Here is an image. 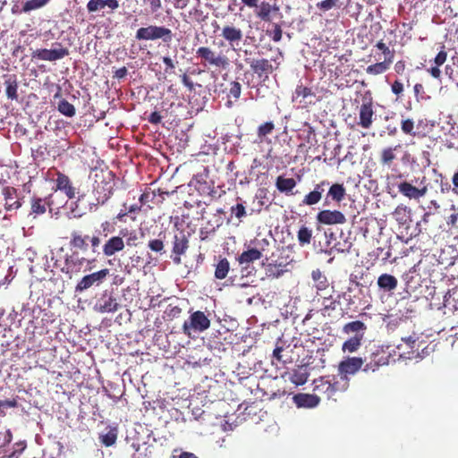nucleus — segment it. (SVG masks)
I'll list each match as a JSON object with an SVG mask.
<instances>
[{
  "label": "nucleus",
  "instance_id": "nucleus-50",
  "mask_svg": "<svg viewBox=\"0 0 458 458\" xmlns=\"http://www.w3.org/2000/svg\"><path fill=\"white\" fill-rule=\"evenodd\" d=\"M131 446L135 449V453L131 455V458H150L151 451L148 446H144L143 450L138 444H132Z\"/></svg>",
  "mask_w": 458,
  "mask_h": 458
},
{
  "label": "nucleus",
  "instance_id": "nucleus-33",
  "mask_svg": "<svg viewBox=\"0 0 458 458\" xmlns=\"http://www.w3.org/2000/svg\"><path fill=\"white\" fill-rule=\"evenodd\" d=\"M346 190L344 187L343 184L340 183H334L330 186L325 203H328V199H331L334 201H336L337 203H340L345 197Z\"/></svg>",
  "mask_w": 458,
  "mask_h": 458
},
{
  "label": "nucleus",
  "instance_id": "nucleus-20",
  "mask_svg": "<svg viewBox=\"0 0 458 458\" xmlns=\"http://www.w3.org/2000/svg\"><path fill=\"white\" fill-rule=\"evenodd\" d=\"M125 247L124 241L121 236H112L106 241L102 246V252L105 257H112L115 253L122 251Z\"/></svg>",
  "mask_w": 458,
  "mask_h": 458
},
{
  "label": "nucleus",
  "instance_id": "nucleus-34",
  "mask_svg": "<svg viewBox=\"0 0 458 458\" xmlns=\"http://www.w3.org/2000/svg\"><path fill=\"white\" fill-rule=\"evenodd\" d=\"M309 373L307 369L300 366L293 369L289 376V380L295 386H302L308 381Z\"/></svg>",
  "mask_w": 458,
  "mask_h": 458
},
{
  "label": "nucleus",
  "instance_id": "nucleus-48",
  "mask_svg": "<svg viewBox=\"0 0 458 458\" xmlns=\"http://www.w3.org/2000/svg\"><path fill=\"white\" fill-rule=\"evenodd\" d=\"M241 93H242L241 83L236 81H231L229 83V91H228L227 97L229 98H233L234 99V101H237L241 97Z\"/></svg>",
  "mask_w": 458,
  "mask_h": 458
},
{
  "label": "nucleus",
  "instance_id": "nucleus-3",
  "mask_svg": "<svg viewBox=\"0 0 458 458\" xmlns=\"http://www.w3.org/2000/svg\"><path fill=\"white\" fill-rule=\"evenodd\" d=\"M174 35L172 30L165 26L149 24L138 29L135 38L139 41H156L160 39L164 44L169 46Z\"/></svg>",
  "mask_w": 458,
  "mask_h": 458
},
{
  "label": "nucleus",
  "instance_id": "nucleus-24",
  "mask_svg": "<svg viewBox=\"0 0 458 458\" xmlns=\"http://www.w3.org/2000/svg\"><path fill=\"white\" fill-rule=\"evenodd\" d=\"M293 402L299 408H314L319 402L320 398L317 394H296L293 397Z\"/></svg>",
  "mask_w": 458,
  "mask_h": 458
},
{
  "label": "nucleus",
  "instance_id": "nucleus-21",
  "mask_svg": "<svg viewBox=\"0 0 458 458\" xmlns=\"http://www.w3.org/2000/svg\"><path fill=\"white\" fill-rule=\"evenodd\" d=\"M328 185L329 182L327 180H323L320 182L317 183L314 187V190L304 196L302 199V204L306 206H313L318 204L322 199V194L325 191V187Z\"/></svg>",
  "mask_w": 458,
  "mask_h": 458
},
{
  "label": "nucleus",
  "instance_id": "nucleus-14",
  "mask_svg": "<svg viewBox=\"0 0 458 458\" xmlns=\"http://www.w3.org/2000/svg\"><path fill=\"white\" fill-rule=\"evenodd\" d=\"M390 355L383 349H377L370 355V360L363 368L365 372H375L379 367L387 365L389 363Z\"/></svg>",
  "mask_w": 458,
  "mask_h": 458
},
{
  "label": "nucleus",
  "instance_id": "nucleus-4",
  "mask_svg": "<svg viewBox=\"0 0 458 458\" xmlns=\"http://www.w3.org/2000/svg\"><path fill=\"white\" fill-rule=\"evenodd\" d=\"M196 57L200 60L204 67L208 68L225 70L230 65V60L225 55L217 53L209 47H199L196 50Z\"/></svg>",
  "mask_w": 458,
  "mask_h": 458
},
{
  "label": "nucleus",
  "instance_id": "nucleus-51",
  "mask_svg": "<svg viewBox=\"0 0 458 458\" xmlns=\"http://www.w3.org/2000/svg\"><path fill=\"white\" fill-rule=\"evenodd\" d=\"M339 0H323L316 4L317 8L322 12H327L333 8L339 7Z\"/></svg>",
  "mask_w": 458,
  "mask_h": 458
},
{
  "label": "nucleus",
  "instance_id": "nucleus-25",
  "mask_svg": "<svg viewBox=\"0 0 458 458\" xmlns=\"http://www.w3.org/2000/svg\"><path fill=\"white\" fill-rule=\"evenodd\" d=\"M4 85L5 88V95L8 99L13 101L18 100V79L16 74H6L4 76Z\"/></svg>",
  "mask_w": 458,
  "mask_h": 458
},
{
  "label": "nucleus",
  "instance_id": "nucleus-32",
  "mask_svg": "<svg viewBox=\"0 0 458 458\" xmlns=\"http://www.w3.org/2000/svg\"><path fill=\"white\" fill-rule=\"evenodd\" d=\"M296 181L293 178H285L279 175L276 180V187L278 191L286 195L293 194V190L296 187Z\"/></svg>",
  "mask_w": 458,
  "mask_h": 458
},
{
  "label": "nucleus",
  "instance_id": "nucleus-64",
  "mask_svg": "<svg viewBox=\"0 0 458 458\" xmlns=\"http://www.w3.org/2000/svg\"><path fill=\"white\" fill-rule=\"evenodd\" d=\"M181 81L182 82V84L190 90V91H192L194 89V84L192 82V81L190 79V77L186 74V73H183L182 76H181Z\"/></svg>",
  "mask_w": 458,
  "mask_h": 458
},
{
  "label": "nucleus",
  "instance_id": "nucleus-47",
  "mask_svg": "<svg viewBox=\"0 0 458 458\" xmlns=\"http://www.w3.org/2000/svg\"><path fill=\"white\" fill-rule=\"evenodd\" d=\"M231 216H234L239 220V222L242 221V218L247 216L246 208L242 203H237L234 206H232L230 208Z\"/></svg>",
  "mask_w": 458,
  "mask_h": 458
},
{
  "label": "nucleus",
  "instance_id": "nucleus-36",
  "mask_svg": "<svg viewBox=\"0 0 458 458\" xmlns=\"http://www.w3.org/2000/svg\"><path fill=\"white\" fill-rule=\"evenodd\" d=\"M393 64L392 60H385L382 62H377L373 64L369 65L366 68V72L369 75L377 76L385 73L389 70L391 64Z\"/></svg>",
  "mask_w": 458,
  "mask_h": 458
},
{
  "label": "nucleus",
  "instance_id": "nucleus-13",
  "mask_svg": "<svg viewBox=\"0 0 458 458\" xmlns=\"http://www.w3.org/2000/svg\"><path fill=\"white\" fill-rule=\"evenodd\" d=\"M316 219L318 224L325 225H343L346 222V217L341 211L330 209L319 211Z\"/></svg>",
  "mask_w": 458,
  "mask_h": 458
},
{
  "label": "nucleus",
  "instance_id": "nucleus-35",
  "mask_svg": "<svg viewBox=\"0 0 458 458\" xmlns=\"http://www.w3.org/2000/svg\"><path fill=\"white\" fill-rule=\"evenodd\" d=\"M398 281L397 279L389 274H382L377 278V285L380 289L384 291L391 292L397 287Z\"/></svg>",
  "mask_w": 458,
  "mask_h": 458
},
{
  "label": "nucleus",
  "instance_id": "nucleus-12",
  "mask_svg": "<svg viewBox=\"0 0 458 458\" xmlns=\"http://www.w3.org/2000/svg\"><path fill=\"white\" fill-rule=\"evenodd\" d=\"M220 37L234 48L243 39L242 30L233 23H225L221 28Z\"/></svg>",
  "mask_w": 458,
  "mask_h": 458
},
{
  "label": "nucleus",
  "instance_id": "nucleus-52",
  "mask_svg": "<svg viewBox=\"0 0 458 458\" xmlns=\"http://www.w3.org/2000/svg\"><path fill=\"white\" fill-rule=\"evenodd\" d=\"M143 4L146 6L148 13H155L162 8L161 0H143Z\"/></svg>",
  "mask_w": 458,
  "mask_h": 458
},
{
  "label": "nucleus",
  "instance_id": "nucleus-6",
  "mask_svg": "<svg viewBox=\"0 0 458 458\" xmlns=\"http://www.w3.org/2000/svg\"><path fill=\"white\" fill-rule=\"evenodd\" d=\"M209 327L210 319L203 311L197 310L190 315L188 320L184 321L182 325V332L184 335L190 336L191 332L200 333L206 331Z\"/></svg>",
  "mask_w": 458,
  "mask_h": 458
},
{
  "label": "nucleus",
  "instance_id": "nucleus-16",
  "mask_svg": "<svg viewBox=\"0 0 458 458\" xmlns=\"http://www.w3.org/2000/svg\"><path fill=\"white\" fill-rule=\"evenodd\" d=\"M189 248V240L187 236L181 233L180 234H175L173 242V253L174 257H173L174 263L179 265L182 263L181 256L184 255L186 250Z\"/></svg>",
  "mask_w": 458,
  "mask_h": 458
},
{
  "label": "nucleus",
  "instance_id": "nucleus-63",
  "mask_svg": "<svg viewBox=\"0 0 458 458\" xmlns=\"http://www.w3.org/2000/svg\"><path fill=\"white\" fill-rule=\"evenodd\" d=\"M0 440L3 441V445H9L13 440V433L10 429H6L4 432H0Z\"/></svg>",
  "mask_w": 458,
  "mask_h": 458
},
{
  "label": "nucleus",
  "instance_id": "nucleus-38",
  "mask_svg": "<svg viewBox=\"0 0 458 458\" xmlns=\"http://www.w3.org/2000/svg\"><path fill=\"white\" fill-rule=\"evenodd\" d=\"M230 270V263L226 258H219L215 265V277L216 279H225Z\"/></svg>",
  "mask_w": 458,
  "mask_h": 458
},
{
  "label": "nucleus",
  "instance_id": "nucleus-57",
  "mask_svg": "<svg viewBox=\"0 0 458 458\" xmlns=\"http://www.w3.org/2000/svg\"><path fill=\"white\" fill-rule=\"evenodd\" d=\"M338 301L332 299V296L329 297H323V310L327 311L329 310H335L337 307Z\"/></svg>",
  "mask_w": 458,
  "mask_h": 458
},
{
  "label": "nucleus",
  "instance_id": "nucleus-11",
  "mask_svg": "<svg viewBox=\"0 0 458 458\" xmlns=\"http://www.w3.org/2000/svg\"><path fill=\"white\" fill-rule=\"evenodd\" d=\"M364 360L360 357H347L338 364V374L341 379H349L350 375L356 374L363 366Z\"/></svg>",
  "mask_w": 458,
  "mask_h": 458
},
{
  "label": "nucleus",
  "instance_id": "nucleus-26",
  "mask_svg": "<svg viewBox=\"0 0 458 458\" xmlns=\"http://www.w3.org/2000/svg\"><path fill=\"white\" fill-rule=\"evenodd\" d=\"M401 148V145L384 148L379 155V163L383 167L391 168L397 159L395 151Z\"/></svg>",
  "mask_w": 458,
  "mask_h": 458
},
{
  "label": "nucleus",
  "instance_id": "nucleus-30",
  "mask_svg": "<svg viewBox=\"0 0 458 458\" xmlns=\"http://www.w3.org/2000/svg\"><path fill=\"white\" fill-rule=\"evenodd\" d=\"M258 10L256 15L263 21H271L272 12L276 13L279 11V7L270 4L268 2L263 1L258 4Z\"/></svg>",
  "mask_w": 458,
  "mask_h": 458
},
{
  "label": "nucleus",
  "instance_id": "nucleus-56",
  "mask_svg": "<svg viewBox=\"0 0 458 458\" xmlns=\"http://www.w3.org/2000/svg\"><path fill=\"white\" fill-rule=\"evenodd\" d=\"M267 34L275 42H279L282 39L283 31L281 26L277 23L273 25V30L271 31H267Z\"/></svg>",
  "mask_w": 458,
  "mask_h": 458
},
{
  "label": "nucleus",
  "instance_id": "nucleus-59",
  "mask_svg": "<svg viewBox=\"0 0 458 458\" xmlns=\"http://www.w3.org/2000/svg\"><path fill=\"white\" fill-rule=\"evenodd\" d=\"M404 90V87L403 82L400 80H395L391 84V91L394 95H395L398 98L403 95Z\"/></svg>",
  "mask_w": 458,
  "mask_h": 458
},
{
  "label": "nucleus",
  "instance_id": "nucleus-10",
  "mask_svg": "<svg viewBox=\"0 0 458 458\" xmlns=\"http://www.w3.org/2000/svg\"><path fill=\"white\" fill-rule=\"evenodd\" d=\"M53 49L41 48L32 52V59H38L43 61H56L62 59L69 55V50L64 47L60 43H56Z\"/></svg>",
  "mask_w": 458,
  "mask_h": 458
},
{
  "label": "nucleus",
  "instance_id": "nucleus-28",
  "mask_svg": "<svg viewBox=\"0 0 458 458\" xmlns=\"http://www.w3.org/2000/svg\"><path fill=\"white\" fill-rule=\"evenodd\" d=\"M106 6L114 11L119 7V3L117 0H89L87 4L89 13L98 12Z\"/></svg>",
  "mask_w": 458,
  "mask_h": 458
},
{
  "label": "nucleus",
  "instance_id": "nucleus-61",
  "mask_svg": "<svg viewBox=\"0 0 458 458\" xmlns=\"http://www.w3.org/2000/svg\"><path fill=\"white\" fill-rule=\"evenodd\" d=\"M18 406V401L16 398L12 400H0V415H4V412L2 411L3 407L15 408Z\"/></svg>",
  "mask_w": 458,
  "mask_h": 458
},
{
  "label": "nucleus",
  "instance_id": "nucleus-42",
  "mask_svg": "<svg viewBox=\"0 0 458 458\" xmlns=\"http://www.w3.org/2000/svg\"><path fill=\"white\" fill-rule=\"evenodd\" d=\"M297 239L301 246L310 244L312 239V230L305 225L301 226L297 233Z\"/></svg>",
  "mask_w": 458,
  "mask_h": 458
},
{
  "label": "nucleus",
  "instance_id": "nucleus-15",
  "mask_svg": "<svg viewBox=\"0 0 458 458\" xmlns=\"http://www.w3.org/2000/svg\"><path fill=\"white\" fill-rule=\"evenodd\" d=\"M398 191L410 199H420L428 192V187L423 186L418 188L407 181L401 182L397 184Z\"/></svg>",
  "mask_w": 458,
  "mask_h": 458
},
{
  "label": "nucleus",
  "instance_id": "nucleus-19",
  "mask_svg": "<svg viewBox=\"0 0 458 458\" xmlns=\"http://www.w3.org/2000/svg\"><path fill=\"white\" fill-rule=\"evenodd\" d=\"M89 236L87 234H82V233L79 231H72L71 233V238L69 241L70 249L72 251H77L80 254V251L86 252L89 250L88 240Z\"/></svg>",
  "mask_w": 458,
  "mask_h": 458
},
{
  "label": "nucleus",
  "instance_id": "nucleus-41",
  "mask_svg": "<svg viewBox=\"0 0 458 458\" xmlns=\"http://www.w3.org/2000/svg\"><path fill=\"white\" fill-rule=\"evenodd\" d=\"M328 380L330 381L332 390H334L335 396L337 393L344 392L347 389L349 386V379H341L339 381L335 376H327Z\"/></svg>",
  "mask_w": 458,
  "mask_h": 458
},
{
  "label": "nucleus",
  "instance_id": "nucleus-8",
  "mask_svg": "<svg viewBox=\"0 0 458 458\" xmlns=\"http://www.w3.org/2000/svg\"><path fill=\"white\" fill-rule=\"evenodd\" d=\"M292 100L293 102H297L303 108L314 106L320 101L312 90V88L307 87L302 83L296 86Z\"/></svg>",
  "mask_w": 458,
  "mask_h": 458
},
{
  "label": "nucleus",
  "instance_id": "nucleus-22",
  "mask_svg": "<svg viewBox=\"0 0 458 458\" xmlns=\"http://www.w3.org/2000/svg\"><path fill=\"white\" fill-rule=\"evenodd\" d=\"M373 105L371 102L362 103L360 106L358 124L364 129H369L372 125L374 116Z\"/></svg>",
  "mask_w": 458,
  "mask_h": 458
},
{
  "label": "nucleus",
  "instance_id": "nucleus-58",
  "mask_svg": "<svg viewBox=\"0 0 458 458\" xmlns=\"http://www.w3.org/2000/svg\"><path fill=\"white\" fill-rule=\"evenodd\" d=\"M148 246L154 252H161L164 250L165 244L161 239H153L148 242Z\"/></svg>",
  "mask_w": 458,
  "mask_h": 458
},
{
  "label": "nucleus",
  "instance_id": "nucleus-53",
  "mask_svg": "<svg viewBox=\"0 0 458 458\" xmlns=\"http://www.w3.org/2000/svg\"><path fill=\"white\" fill-rule=\"evenodd\" d=\"M274 129H275V124L273 122H266L259 126L258 136L259 138H263V137L272 133Z\"/></svg>",
  "mask_w": 458,
  "mask_h": 458
},
{
  "label": "nucleus",
  "instance_id": "nucleus-23",
  "mask_svg": "<svg viewBox=\"0 0 458 458\" xmlns=\"http://www.w3.org/2000/svg\"><path fill=\"white\" fill-rule=\"evenodd\" d=\"M313 390L317 394L324 395L327 399L336 400L334 394V390H332L330 381L328 380V377H321L313 381Z\"/></svg>",
  "mask_w": 458,
  "mask_h": 458
},
{
  "label": "nucleus",
  "instance_id": "nucleus-60",
  "mask_svg": "<svg viewBox=\"0 0 458 458\" xmlns=\"http://www.w3.org/2000/svg\"><path fill=\"white\" fill-rule=\"evenodd\" d=\"M447 58V53L445 51V47H442V50L438 52L434 59V63L437 66H441L445 64Z\"/></svg>",
  "mask_w": 458,
  "mask_h": 458
},
{
  "label": "nucleus",
  "instance_id": "nucleus-2",
  "mask_svg": "<svg viewBox=\"0 0 458 458\" xmlns=\"http://www.w3.org/2000/svg\"><path fill=\"white\" fill-rule=\"evenodd\" d=\"M94 262L95 259H89L80 256L77 251H72L70 254H65L64 265L60 270L69 279H72L82 272L90 270Z\"/></svg>",
  "mask_w": 458,
  "mask_h": 458
},
{
  "label": "nucleus",
  "instance_id": "nucleus-46",
  "mask_svg": "<svg viewBox=\"0 0 458 458\" xmlns=\"http://www.w3.org/2000/svg\"><path fill=\"white\" fill-rule=\"evenodd\" d=\"M50 0H27L23 5L21 12L30 13L33 10L39 9L49 3Z\"/></svg>",
  "mask_w": 458,
  "mask_h": 458
},
{
  "label": "nucleus",
  "instance_id": "nucleus-43",
  "mask_svg": "<svg viewBox=\"0 0 458 458\" xmlns=\"http://www.w3.org/2000/svg\"><path fill=\"white\" fill-rule=\"evenodd\" d=\"M401 130L404 134L415 137L416 131L414 120L412 118L404 117L402 115Z\"/></svg>",
  "mask_w": 458,
  "mask_h": 458
},
{
  "label": "nucleus",
  "instance_id": "nucleus-7",
  "mask_svg": "<svg viewBox=\"0 0 458 458\" xmlns=\"http://www.w3.org/2000/svg\"><path fill=\"white\" fill-rule=\"evenodd\" d=\"M109 275L108 268H103L98 271L85 275L75 285L76 293H83L92 286H99Z\"/></svg>",
  "mask_w": 458,
  "mask_h": 458
},
{
  "label": "nucleus",
  "instance_id": "nucleus-27",
  "mask_svg": "<svg viewBox=\"0 0 458 458\" xmlns=\"http://www.w3.org/2000/svg\"><path fill=\"white\" fill-rule=\"evenodd\" d=\"M3 194L5 200L6 210H16L21 206V202L16 199L17 191L13 187H4L3 189Z\"/></svg>",
  "mask_w": 458,
  "mask_h": 458
},
{
  "label": "nucleus",
  "instance_id": "nucleus-31",
  "mask_svg": "<svg viewBox=\"0 0 458 458\" xmlns=\"http://www.w3.org/2000/svg\"><path fill=\"white\" fill-rule=\"evenodd\" d=\"M311 278L313 280V286L317 290V294L321 295V292L328 289L329 282L327 276L320 271V269H315L311 272Z\"/></svg>",
  "mask_w": 458,
  "mask_h": 458
},
{
  "label": "nucleus",
  "instance_id": "nucleus-39",
  "mask_svg": "<svg viewBox=\"0 0 458 458\" xmlns=\"http://www.w3.org/2000/svg\"><path fill=\"white\" fill-rule=\"evenodd\" d=\"M117 427H109L108 431L106 433L99 435V440L103 445L109 447L115 444L117 440Z\"/></svg>",
  "mask_w": 458,
  "mask_h": 458
},
{
  "label": "nucleus",
  "instance_id": "nucleus-54",
  "mask_svg": "<svg viewBox=\"0 0 458 458\" xmlns=\"http://www.w3.org/2000/svg\"><path fill=\"white\" fill-rule=\"evenodd\" d=\"M453 213L446 218V224L450 228H456L458 222V210L455 205H451L450 208Z\"/></svg>",
  "mask_w": 458,
  "mask_h": 458
},
{
  "label": "nucleus",
  "instance_id": "nucleus-62",
  "mask_svg": "<svg viewBox=\"0 0 458 458\" xmlns=\"http://www.w3.org/2000/svg\"><path fill=\"white\" fill-rule=\"evenodd\" d=\"M182 312V309L178 306L169 305L165 310L167 317L174 318L178 317Z\"/></svg>",
  "mask_w": 458,
  "mask_h": 458
},
{
  "label": "nucleus",
  "instance_id": "nucleus-1",
  "mask_svg": "<svg viewBox=\"0 0 458 458\" xmlns=\"http://www.w3.org/2000/svg\"><path fill=\"white\" fill-rule=\"evenodd\" d=\"M93 193L96 202L89 204V210H97L98 206L104 205L113 196L114 191L115 175L112 171L100 170L95 174Z\"/></svg>",
  "mask_w": 458,
  "mask_h": 458
},
{
  "label": "nucleus",
  "instance_id": "nucleus-18",
  "mask_svg": "<svg viewBox=\"0 0 458 458\" xmlns=\"http://www.w3.org/2000/svg\"><path fill=\"white\" fill-rule=\"evenodd\" d=\"M118 308L119 304L115 297L106 293H103L95 304V310L100 313H113L115 312Z\"/></svg>",
  "mask_w": 458,
  "mask_h": 458
},
{
  "label": "nucleus",
  "instance_id": "nucleus-55",
  "mask_svg": "<svg viewBox=\"0 0 458 458\" xmlns=\"http://www.w3.org/2000/svg\"><path fill=\"white\" fill-rule=\"evenodd\" d=\"M284 270L281 268L280 265H272L269 264L267 268V275L268 276L278 278L284 274Z\"/></svg>",
  "mask_w": 458,
  "mask_h": 458
},
{
  "label": "nucleus",
  "instance_id": "nucleus-9",
  "mask_svg": "<svg viewBox=\"0 0 458 458\" xmlns=\"http://www.w3.org/2000/svg\"><path fill=\"white\" fill-rule=\"evenodd\" d=\"M245 63L250 65V70L258 78L263 81L268 80L269 75L276 69L271 64V61L266 58H250L245 57Z\"/></svg>",
  "mask_w": 458,
  "mask_h": 458
},
{
  "label": "nucleus",
  "instance_id": "nucleus-17",
  "mask_svg": "<svg viewBox=\"0 0 458 458\" xmlns=\"http://www.w3.org/2000/svg\"><path fill=\"white\" fill-rule=\"evenodd\" d=\"M256 241H257V245L260 249L259 250L257 248H253V249L243 251L238 259V261L240 264H249L250 262L259 259L262 257V251L265 250L264 246H267L269 244V242L265 238L262 239L261 241H259V240H256Z\"/></svg>",
  "mask_w": 458,
  "mask_h": 458
},
{
  "label": "nucleus",
  "instance_id": "nucleus-37",
  "mask_svg": "<svg viewBox=\"0 0 458 458\" xmlns=\"http://www.w3.org/2000/svg\"><path fill=\"white\" fill-rule=\"evenodd\" d=\"M362 340H363V334L355 335L354 336L349 338L342 345L343 352H356L360 347Z\"/></svg>",
  "mask_w": 458,
  "mask_h": 458
},
{
  "label": "nucleus",
  "instance_id": "nucleus-29",
  "mask_svg": "<svg viewBox=\"0 0 458 458\" xmlns=\"http://www.w3.org/2000/svg\"><path fill=\"white\" fill-rule=\"evenodd\" d=\"M51 198L49 195L47 198L42 199L38 196H33L30 199V213L35 216L43 215L47 211V206H50L51 203L48 200Z\"/></svg>",
  "mask_w": 458,
  "mask_h": 458
},
{
  "label": "nucleus",
  "instance_id": "nucleus-5",
  "mask_svg": "<svg viewBox=\"0 0 458 458\" xmlns=\"http://www.w3.org/2000/svg\"><path fill=\"white\" fill-rule=\"evenodd\" d=\"M49 173H53V176H55V191H59L63 192L69 199H73L76 198V195H78L77 201L83 200L85 193H80L77 188L73 186L72 182L68 175L55 168L49 170Z\"/></svg>",
  "mask_w": 458,
  "mask_h": 458
},
{
  "label": "nucleus",
  "instance_id": "nucleus-45",
  "mask_svg": "<svg viewBox=\"0 0 458 458\" xmlns=\"http://www.w3.org/2000/svg\"><path fill=\"white\" fill-rule=\"evenodd\" d=\"M57 110L67 117H72L76 114L74 106L69 103L66 99H61L57 106Z\"/></svg>",
  "mask_w": 458,
  "mask_h": 458
},
{
  "label": "nucleus",
  "instance_id": "nucleus-40",
  "mask_svg": "<svg viewBox=\"0 0 458 458\" xmlns=\"http://www.w3.org/2000/svg\"><path fill=\"white\" fill-rule=\"evenodd\" d=\"M367 326L360 320H355L345 324L343 327V332L346 335L355 333V335H360L365 333Z\"/></svg>",
  "mask_w": 458,
  "mask_h": 458
},
{
  "label": "nucleus",
  "instance_id": "nucleus-44",
  "mask_svg": "<svg viewBox=\"0 0 458 458\" xmlns=\"http://www.w3.org/2000/svg\"><path fill=\"white\" fill-rule=\"evenodd\" d=\"M409 214L410 209L406 206L399 205L394 212V216L398 224L403 225L407 224L409 220Z\"/></svg>",
  "mask_w": 458,
  "mask_h": 458
},
{
  "label": "nucleus",
  "instance_id": "nucleus-49",
  "mask_svg": "<svg viewBox=\"0 0 458 458\" xmlns=\"http://www.w3.org/2000/svg\"><path fill=\"white\" fill-rule=\"evenodd\" d=\"M375 47L382 52L385 60H392L394 62V51L391 50L383 40L377 41Z\"/></svg>",
  "mask_w": 458,
  "mask_h": 458
}]
</instances>
